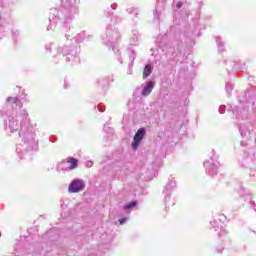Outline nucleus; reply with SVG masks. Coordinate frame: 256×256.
<instances>
[{"label": "nucleus", "instance_id": "nucleus-1", "mask_svg": "<svg viewBox=\"0 0 256 256\" xmlns=\"http://www.w3.org/2000/svg\"><path fill=\"white\" fill-rule=\"evenodd\" d=\"M27 125H29V113H27V110L6 113V119H4L6 135L17 133L20 129L18 144L16 145V153L20 159L29 157L37 149V143H39L35 134V128Z\"/></svg>", "mask_w": 256, "mask_h": 256}, {"label": "nucleus", "instance_id": "nucleus-2", "mask_svg": "<svg viewBox=\"0 0 256 256\" xmlns=\"http://www.w3.org/2000/svg\"><path fill=\"white\" fill-rule=\"evenodd\" d=\"M65 39H67V42L64 45L56 46L53 50H51L53 44H46V51L52 53L53 57H57V55L61 57L62 55L65 61L67 63H71V65H77L81 63V59L79 58V53H81V47L77 45H72L71 42L74 40L76 43H83V41H85V31H82L75 35V33H73V29H70L69 32L65 34Z\"/></svg>", "mask_w": 256, "mask_h": 256}, {"label": "nucleus", "instance_id": "nucleus-3", "mask_svg": "<svg viewBox=\"0 0 256 256\" xmlns=\"http://www.w3.org/2000/svg\"><path fill=\"white\" fill-rule=\"evenodd\" d=\"M78 11L77 0H62L61 7L58 10L57 8L50 10L48 18L50 25L47 27V30L55 29L57 23H61L67 28L73 23Z\"/></svg>", "mask_w": 256, "mask_h": 256}, {"label": "nucleus", "instance_id": "nucleus-4", "mask_svg": "<svg viewBox=\"0 0 256 256\" xmlns=\"http://www.w3.org/2000/svg\"><path fill=\"white\" fill-rule=\"evenodd\" d=\"M212 157L204 162V168L207 175L213 176L217 175L219 169L218 157L215 155V150L211 151Z\"/></svg>", "mask_w": 256, "mask_h": 256}, {"label": "nucleus", "instance_id": "nucleus-5", "mask_svg": "<svg viewBox=\"0 0 256 256\" xmlns=\"http://www.w3.org/2000/svg\"><path fill=\"white\" fill-rule=\"evenodd\" d=\"M116 39H119L118 31L111 27H107L105 34L102 35L103 43H105V45H109V43H113Z\"/></svg>", "mask_w": 256, "mask_h": 256}, {"label": "nucleus", "instance_id": "nucleus-6", "mask_svg": "<svg viewBox=\"0 0 256 256\" xmlns=\"http://www.w3.org/2000/svg\"><path fill=\"white\" fill-rule=\"evenodd\" d=\"M233 113L235 117H238V119H247V117H249V108L243 104H240L239 106H235L233 108Z\"/></svg>", "mask_w": 256, "mask_h": 256}, {"label": "nucleus", "instance_id": "nucleus-7", "mask_svg": "<svg viewBox=\"0 0 256 256\" xmlns=\"http://www.w3.org/2000/svg\"><path fill=\"white\" fill-rule=\"evenodd\" d=\"M83 189H85V182L81 179L73 180L68 187L69 193H79Z\"/></svg>", "mask_w": 256, "mask_h": 256}, {"label": "nucleus", "instance_id": "nucleus-8", "mask_svg": "<svg viewBox=\"0 0 256 256\" xmlns=\"http://www.w3.org/2000/svg\"><path fill=\"white\" fill-rule=\"evenodd\" d=\"M144 137H145V128H140L134 135V140L132 143L133 151H137V149H139V145L141 144V141H143Z\"/></svg>", "mask_w": 256, "mask_h": 256}, {"label": "nucleus", "instance_id": "nucleus-9", "mask_svg": "<svg viewBox=\"0 0 256 256\" xmlns=\"http://www.w3.org/2000/svg\"><path fill=\"white\" fill-rule=\"evenodd\" d=\"M221 223V221H217V220H213L210 222V225L212 227V229H214V231H220L218 233L219 237H225L227 236V230H225V228L221 227L219 224Z\"/></svg>", "mask_w": 256, "mask_h": 256}, {"label": "nucleus", "instance_id": "nucleus-10", "mask_svg": "<svg viewBox=\"0 0 256 256\" xmlns=\"http://www.w3.org/2000/svg\"><path fill=\"white\" fill-rule=\"evenodd\" d=\"M177 187V182H175V180H170L164 189V193L166 195L165 199L167 201V199H171V196H169V193H171V191H173V189H175Z\"/></svg>", "mask_w": 256, "mask_h": 256}, {"label": "nucleus", "instance_id": "nucleus-11", "mask_svg": "<svg viewBox=\"0 0 256 256\" xmlns=\"http://www.w3.org/2000/svg\"><path fill=\"white\" fill-rule=\"evenodd\" d=\"M155 89V83L153 82H148L144 87L141 92L142 97H147L151 95V92Z\"/></svg>", "mask_w": 256, "mask_h": 256}, {"label": "nucleus", "instance_id": "nucleus-12", "mask_svg": "<svg viewBox=\"0 0 256 256\" xmlns=\"http://www.w3.org/2000/svg\"><path fill=\"white\" fill-rule=\"evenodd\" d=\"M57 171L59 173H61V171H71V168L69 167V162H67V160L60 162L57 166Z\"/></svg>", "mask_w": 256, "mask_h": 256}, {"label": "nucleus", "instance_id": "nucleus-13", "mask_svg": "<svg viewBox=\"0 0 256 256\" xmlns=\"http://www.w3.org/2000/svg\"><path fill=\"white\" fill-rule=\"evenodd\" d=\"M6 103H11L13 105H16L17 107H22L23 103H21V99L18 97H8L6 99Z\"/></svg>", "mask_w": 256, "mask_h": 256}, {"label": "nucleus", "instance_id": "nucleus-14", "mask_svg": "<svg viewBox=\"0 0 256 256\" xmlns=\"http://www.w3.org/2000/svg\"><path fill=\"white\" fill-rule=\"evenodd\" d=\"M163 7H161V6H156V8H155V11H154V18H153V21L155 22V23H159V21H160V16H161V9H162Z\"/></svg>", "mask_w": 256, "mask_h": 256}, {"label": "nucleus", "instance_id": "nucleus-15", "mask_svg": "<svg viewBox=\"0 0 256 256\" xmlns=\"http://www.w3.org/2000/svg\"><path fill=\"white\" fill-rule=\"evenodd\" d=\"M152 71L153 68L151 67V64L146 65L143 71V79H147V77L151 75Z\"/></svg>", "mask_w": 256, "mask_h": 256}, {"label": "nucleus", "instance_id": "nucleus-16", "mask_svg": "<svg viewBox=\"0 0 256 256\" xmlns=\"http://www.w3.org/2000/svg\"><path fill=\"white\" fill-rule=\"evenodd\" d=\"M69 163L70 171L73 169H77V159L70 158L69 160H66Z\"/></svg>", "mask_w": 256, "mask_h": 256}, {"label": "nucleus", "instance_id": "nucleus-17", "mask_svg": "<svg viewBox=\"0 0 256 256\" xmlns=\"http://www.w3.org/2000/svg\"><path fill=\"white\" fill-rule=\"evenodd\" d=\"M136 57H137V54H135V51L131 50L130 54H129V59H130L129 68L130 69H131V67H133V63H134Z\"/></svg>", "mask_w": 256, "mask_h": 256}, {"label": "nucleus", "instance_id": "nucleus-18", "mask_svg": "<svg viewBox=\"0 0 256 256\" xmlns=\"http://www.w3.org/2000/svg\"><path fill=\"white\" fill-rule=\"evenodd\" d=\"M136 206H137V202L132 201V202H129L128 204H125V205L123 206V210H124V211H129V209H133V208L136 207Z\"/></svg>", "mask_w": 256, "mask_h": 256}, {"label": "nucleus", "instance_id": "nucleus-19", "mask_svg": "<svg viewBox=\"0 0 256 256\" xmlns=\"http://www.w3.org/2000/svg\"><path fill=\"white\" fill-rule=\"evenodd\" d=\"M164 51L168 54V55H173L175 53V47L173 45H168L164 48Z\"/></svg>", "mask_w": 256, "mask_h": 256}, {"label": "nucleus", "instance_id": "nucleus-20", "mask_svg": "<svg viewBox=\"0 0 256 256\" xmlns=\"http://www.w3.org/2000/svg\"><path fill=\"white\" fill-rule=\"evenodd\" d=\"M126 11L130 15H135V17H137V15H139V9H137V8L130 7V8H127Z\"/></svg>", "mask_w": 256, "mask_h": 256}, {"label": "nucleus", "instance_id": "nucleus-21", "mask_svg": "<svg viewBox=\"0 0 256 256\" xmlns=\"http://www.w3.org/2000/svg\"><path fill=\"white\" fill-rule=\"evenodd\" d=\"M216 43L219 51H225V48H223V42H221V37H216Z\"/></svg>", "mask_w": 256, "mask_h": 256}, {"label": "nucleus", "instance_id": "nucleus-22", "mask_svg": "<svg viewBox=\"0 0 256 256\" xmlns=\"http://www.w3.org/2000/svg\"><path fill=\"white\" fill-rule=\"evenodd\" d=\"M239 131H240L242 137L247 135V128L245 127V125H240L239 126Z\"/></svg>", "mask_w": 256, "mask_h": 256}, {"label": "nucleus", "instance_id": "nucleus-23", "mask_svg": "<svg viewBox=\"0 0 256 256\" xmlns=\"http://www.w3.org/2000/svg\"><path fill=\"white\" fill-rule=\"evenodd\" d=\"M230 91H233V84L226 83V92L228 93V95Z\"/></svg>", "mask_w": 256, "mask_h": 256}, {"label": "nucleus", "instance_id": "nucleus-24", "mask_svg": "<svg viewBox=\"0 0 256 256\" xmlns=\"http://www.w3.org/2000/svg\"><path fill=\"white\" fill-rule=\"evenodd\" d=\"M127 221H129L128 217H124V218H120L119 219L120 225H125V223H127Z\"/></svg>", "mask_w": 256, "mask_h": 256}, {"label": "nucleus", "instance_id": "nucleus-25", "mask_svg": "<svg viewBox=\"0 0 256 256\" xmlns=\"http://www.w3.org/2000/svg\"><path fill=\"white\" fill-rule=\"evenodd\" d=\"M98 83L101 85V87H105V85H107V80L105 79H99Z\"/></svg>", "mask_w": 256, "mask_h": 256}, {"label": "nucleus", "instance_id": "nucleus-26", "mask_svg": "<svg viewBox=\"0 0 256 256\" xmlns=\"http://www.w3.org/2000/svg\"><path fill=\"white\" fill-rule=\"evenodd\" d=\"M157 1H158V3H157L156 6H158V7H164L165 2H166L167 0H157Z\"/></svg>", "mask_w": 256, "mask_h": 256}, {"label": "nucleus", "instance_id": "nucleus-27", "mask_svg": "<svg viewBox=\"0 0 256 256\" xmlns=\"http://www.w3.org/2000/svg\"><path fill=\"white\" fill-rule=\"evenodd\" d=\"M218 111L221 115H223V113H225V106H220Z\"/></svg>", "mask_w": 256, "mask_h": 256}, {"label": "nucleus", "instance_id": "nucleus-28", "mask_svg": "<svg viewBox=\"0 0 256 256\" xmlns=\"http://www.w3.org/2000/svg\"><path fill=\"white\" fill-rule=\"evenodd\" d=\"M107 130L109 131V133H112V132H113V128L104 126V131H107Z\"/></svg>", "mask_w": 256, "mask_h": 256}, {"label": "nucleus", "instance_id": "nucleus-29", "mask_svg": "<svg viewBox=\"0 0 256 256\" xmlns=\"http://www.w3.org/2000/svg\"><path fill=\"white\" fill-rule=\"evenodd\" d=\"M176 7H177V9H181V7H183V2H178L176 4Z\"/></svg>", "mask_w": 256, "mask_h": 256}, {"label": "nucleus", "instance_id": "nucleus-30", "mask_svg": "<svg viewBox=\"0 0 256 256\" xmlns=\"http://www.w3.org/2000/svg\"><path fill=\"white\" fill-rule=\"evenodd\" d=\"M86 167H93V162L92 161L86 162Z\"/></svg>", "mask_w": 256, "mask_h": 256}, {"label": "nucleus", "instance_id": "nucleus-31", "mask_svg": "<svg viewBox=\"0 0 256 256\" xmlns=\"http://www.w3.org/2000/svg\"><path fill=\"white\" fill-rule=\"evenodd\" d=\"M250 205H251L252 209H254V211L256 213V204H255V202H251Z\"/></svg>", "mask_w": 256, "mask_h": 256}, {"label": "nucleus", "instance_id": "nucleus-32", "mask_svg": "<svg viewBox=\"0 0 256 256\" xmlns=\"http://www.w3.org/2000/svg\"><path fill=\"white\" fill-rule=\"evenodd\" d=\"M138 40H139V38L137 36H135L134 41L132 42V45H137Z\"/></svg>", "mask_w": 256, "mask_h": 256}, {"label": "nucleus", "instance_id": "nucleus-33", "mask_svg": "<svg viewBox=\"0 0 256 256\" xmlns=\"http://www.w3.org/2000/svg\"><path fill=\"white\" fill-rule=\"evenodd\" d=\"M121 21V18H119V17H114V23H118V22H120Z\"/></svg>", "mask_w": 256, "mask_h": 256}, {"label": "nucleus", "instance_id": "nucleus-34", "mask_svg": "<svg viewBox=\"0 0 256 256\" xmlns=\"http://www.w3.org/2000/svg\"><path fill=\"white\" fill-rule=\"evenodd\" d=\"M18 36H19V31L18 30L14 31L13 32V37H18Z\"/></svg>", "mask_w": 256, "mask_h": 256}, {"label": "nucleus", "instance_id": "nucleus-35", "mask_svg": "<svg viewBox=\"0 0 256 256\" xmlns=\"http://www.w3.org/2000/svg\"><path fill=\"white\" fill-rule=\"evenodd\" d=\"M111 9L116 10L117 9V4H112Z\"/></svg>", "mask_w": 256, "mask_h": 256}, {"label": "nucleus", "instance_id": "nucleus-36", "mask_svg": "<svg viewBox=\"0 0 256 256\" xmlns=\"http://www.w3.org/2000/svg\"><path fill=\"white\" fill-rule=\"evenodd\" d=\"M0 117H5V114H3V111L0 110Z\"/></svg>", "mask_w": 256, "mask_h": 256}, {"label": "nucleus", "instance_id": "nucleus-37", "mask_svg": "<svg viewBox=\"0 0 256 256\" xmlns=\"http://www.w3.org/2000/svg\"><path fill=\"white\" fill-rule=\"evenodd\" d=\"M218 253H223V247L218 250Z\"/></svg>", "mask_w": 256, "mask_h": 256}, {"label": "nucleus", "instance_id": "nucleus-38", "mask_svg": "<svg viewBox=\"0 0 256 256\" xmlns=\"http://www.w3.org/2000/svg\"><path fill=\"white\" fill-rule=\"evenodd\" d=\"M118 57L121 55V52H119V50L116 51Z\"/></svg>", "mask_w": 256, "mask_h": 256}, {"label": "nucleus", "instance_id": "nucleus-39", "mask_svg": "<svg viewBox=\"0 0 256 256\" xmlns=\"http://www.w3.org/2000/svg\"><path fill=\"white\" fill-rule=\"evenodd\" d=\"M118 61H120V63H122L121 59L118 58Z\"/></svg>", "mask_w": 256, "mask_h": 256}, {"label": "nucleus", "instance_id": "nucleus-40", "mask_svg": "<svg viewBox=\"0 0 256 256\" xmlns=\"http://www.w3.org/2000/svg\"><path fill=\"white\" fill-rule=\"evenodd\" d=\"M99 111H100L101 113H103V110L99 109Z\"/></svg>", "mask_w": 256, "mask_h": 256}, {"label": "nucleus", "instance_id": "nucleus-41", "mask_svg": "<svg viewBox=\"0 0 256 256\" xmlns=\"http://www.w3.org/2000/svg\"><path fill=\"white\" fill-rule=\"evenodd\" d=\"M234 69H238L237 66H234Z\"/></svg>", "mask_w": 256, "mask_h": 256}]
</instances>
